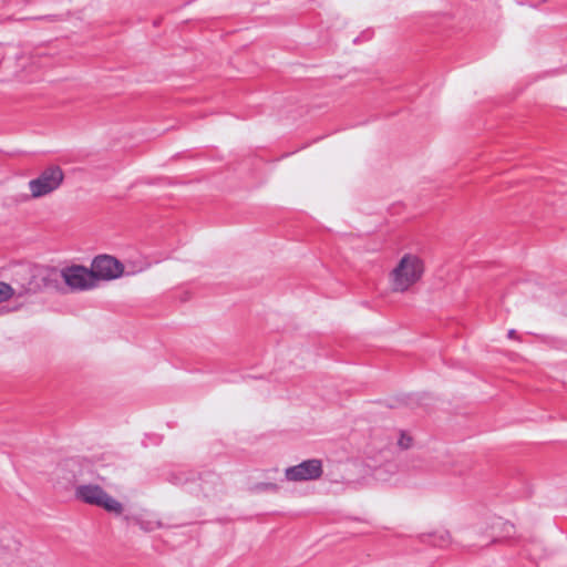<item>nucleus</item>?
I'll return each mask as SVG.
<instances>
[{
    "instance_id": "f257e3e1",
    "label": "nucleus",
    "mask_w": 567,
    "mask_h": 567,
    "mask_svg": "<svg viewBox=\"0 0 567 567\" xmlns=\"http://www.w3.org/2000/svg\"><path fill=\"white\" fill-rule=\"evenodd\" d=\"M423 272V260L416 255L405 254L389 275L392 291H408L422 278Z\"/></svg>"
},
{
    "instance_id": "f03ea898",
    "label": "nucleus",
    "mask_w": 567,
    "mask_h": 567,
    "mask_svg": "<svg viewBox=\"0 0 567 567\" xmlns=\"http://www.w3.org/2000/svg\"><path fill=\"white\" fill-rule=\"evenodd\" d=\"M64 181V173L58 165H50L44 168L37 177L28 182L29 195H24L22 200L39 199L51 195L60 188Z\"/></svg>"
},
{
    "instance_id": "7ed1b4c3",
    "label": "nucleus",
    "mask_w": 567,
    "mask_h": 567,
    "mask_svg": "<svg viewBox=\"0 0 567 567\" xmlns=\"http://www.w3.org/2000/svg\"><path fill=\"white\" fill-rule=\"evenodd\" d=\"M75 497L89 505L102 507L109 513L121 515L123 505L96 484H82L75 488Z\"/></svg>"
},
{
    "instance_id": "20e7f679",
    "label": "nucleus",
    "mask_w": 567,
    "mask_h": 567,
    "mask_svg": "<svg viewBox=\"0 0 567 567\" xmlns=\"http://www.w3.org/2000/svg\"><path fill=\"white\" fill-rule=\"evenodd\" d=\"M61 277L73 291H85L96 287L92 269L81 265L64 267L61 269Z\"/></svg>"
},
{
    "instance_id": "39448f33",
    "label": "nucleus",
    "mask_w": 567,
    "mask_h": 567,
    "mask_svg": "<svg viewBox=\"0 0 567 567\" xmlns=\"http://www.w3.org/2000/svg\"><path fill=\"white\" fill-rule=\"evenodd\" d=\"M91 269L97 284V280H113L121 277L124 267L116 258L109 255H100L93 259Z\"/></svg>"
},
{
    "instance_id": "423d86ee",
    "label": "nucleus",
    "mask_w": 567,
    "mask_h": 567,
    "mask_svg": "<svg viewBox=\"0 0 567 567\" xmlns=\"http://www.w3.org/2000/svg\"><path fill=\"white\" fill-rule=\"evenodd\" d=\"M322 475V463L312 458L301 462L298 465L286 468L285 476L290 482H303L317 480Z\"/></svg>"
},
{
    "instance_id": "0eeeda50",
    "label": "nucleus",
    "mask_w": 567,
    "mask_h": 567,
    "mask_svg": "<svg viewBox=\"0 0 567 567\" xmlns=\"http://www.w3.org/2000/svg\"><path fill=\"white\" fill-rule=\"evenodd\" d=\"M134 520L138 527L146 533L164 527V524L155 515H140L135 517Z\"/></svg>"
},
{
    "instance_id": "6e6552de",
    "label": "nucleus",
    "mask_w": 567,
    "mask_h": 567,
    "mask_svg": "<svg viewBox=\"0 0 567 567\" xmlns=\"http://www.w3.org/2000/svg\"><path fill=\"white\" fill-rule=\"evenodd\" d=\"M76 467H78V464L74 460H66L62 464L59 465L55 474L58 477H60V474L65 471L66 473L63 474L62 478L65 481L66 484H70L75 478Z\"/></svg>"
},
{
    "instance_id": "1a4fd4ad",
    "label": "nucleus",
    "mask_w": 567,
    "mask_h": 567,
    "mask_svg": "<svg viewBox=\"0 0 567 567\" xmlns=\"http://www.w3.org/2000/svg\"><path fill=\"white\" fill-rule=\"evenodd\" d=\"M43 56L40 53L32 54L30 56H20L19 58V66L22 69L27 68H41L44 64L42 63Z\"/></svg>"
},
{
    "instance_id": "9d476101",
    "label": "nucleus",
    "mask_w": 567,
    "mask_h": 567,
    "mask_svg": "<svg viewBox=\"0 0 567 567\" xmlns=\"http://www.w3.org/2000/svg\"><path fill=\"white\" fill-rule=\"evenodd\" d=\"M433 546L443 547L450 542V533L442 530L429 536Z\"/></svg>"
},
{
    "instance_id": "9b49d317",
    "label": "nucleus",
    "mask_w": 567,
    "mask_h": 567,
    "mask_svg": "<svg viewBox=\"0 0 567 567\" xmlns=\"http://www.w3.org/2000/svg\"><path fill=\"white\" fill-rule=\"evenodd\" d=\"M13 295V289L10 285L0 281V303L7 301Z\"/></svg>"
},
{
    "instance_id": "f8f14e48",
    "label": "nucleus",
    "mask_w": 567,
    "mask_h": 567,
    "mask_svg": "<svg viewBox=\"0 0 567 567\" xmlns=\"http://www.w3.org/2000/svg\"><path fill=\"white\" fill-rule=\"evenodd\" d=\"M412 441L413 440H412L411 435H409L405 432H400L399 439H398V445L400 449L406 450V449L411 447Z\"/></svg>"
},
{
    "instance_id": "ddd939ff",
    "label": "nucleus",
    "mask_w": 567,
    "mask_h": 567,
    "mask_svg": "<svg viewBox=\"0 0 567 567\" xmlns=\"http://www.w3.org/2000/svg\"><path fill=\"white\" fill-rule=\"evenodd\" d=\"M260 486H261L262 488H265V489H276V487H277V486H276L275 484H272V483L261 484Z\"/></svg>"
},
{
    "instance_id": "4468645a",
    "label": "nucleus",
    "mask_w": 567,
    "mask_h": 567,
    "mask_svg": "<svg viewBox=\"0 0 567 567\" xmlns=\"http://www.w3.org/2000/svg\"><path fill=\"white\" fill-rule=\"evenodd\" d=\"M507 337L509 339H515L516 338V331L514 329H511L507 333Z\"/></svg>"
}]
</instances>
